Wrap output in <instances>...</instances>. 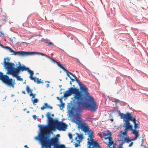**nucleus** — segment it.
<instances>
[{
  "label": "nucleus",
  "instance_id": "37998d69",
  "mask_svg": "<svg viewBox=\"0 0 148 148\" xmlns=\"http://www.w3.org/2000/svg\"><path fill=\"white\" fill-rule=\"evenodd\" d=\"M70 84H72V83H71V81H70Z\"/></svg>",
  "mask_w": 148,
  "mask_h": 148
},
{
  "label": "nucleus",
  "instance_id": "de8ad7c7",
  "mask_svg": "<svg viewBox=\"0 0 148 148\" xmlns=\"http://www.w3.org/2000/svg\"><path fill=\"white\" fill-rule=\"evenodd\" d=\"M61 86H60L59 87H60Z\"/></svg>",
  "mask_w": 148,
  "mask_h": 148
},
{
  "label": "nucleus",
  "instance_id": "2f4dec72",
  "mask_svg": "<svg viewBox=\"0 0 148 148\" xmlns=\"http://www.w3.org/2000/svg\"><path fill=\"white\" fill-rule=\"evenodd\" d=\"M133 142H131L129 145V147H131L133 145Z\"/></svg>",
  "mask_w": 148,
  "mask_h": 148
},
{
  "label": "nucleus",
  "instance_id": "4468645a",
  "mask_svg": "<svg viewBox=\"0 0 148 148\" xmlns=\"http://www.w3.org/2000/svg\"><path fill=\"white\" fill-rule=\"evenodd\" d=\"M126 136V135L123 134V135H122V136H120L119 133L118 135V136L119 137V140L121 141L122 144L125 143V142L128 143L130 142H131L132 140L130 139L129 138L124 137V136Z\"/></svg>",
  "mask_w": 148,
  "mask_h": 148
},
{
  "label": "nucleus",
  "instance_id": "4be33fe9",
  "mask_svg": "<svg viewBox=\"0 0 148 148\" xmlns=\"http://www.w3.org/2000/svg\"><path fill=\"white\" fill-rule=\"evenodd\" d=\"M31 80H34V82L37 83L38 84L42 83V82L40 81L41 79H40L39 80L38 78L36 77H34L33 78V79H32Z\"/></svg>",
  "mask_w": 148,
  "mask_h": 148
},
{
  "label": "nucleus",
  "instance_id": "a18cd8bd",
  "mask_svg": "<svg viewBox=\"0 0 148 148\" xmlns=\"http://www.w3.org/2000/svg\"><path fill=\"white\" fill-rule=\"evenodd\" d=\"M145 148H147L146 146H145Z\"/></svg>",
  "mask_w": 148,
  "mask_h": 148
},
{
  "label": "nucleus",
  "instance_id": "c03bdc74",
  "mask_svg": "<svg viewBox=\"0 0 148 148\" xmlns=\"http://www.w3.org/2000/svg\"><path fill=\"white\" fill-rule=\"evenodd\" d=\"M26 108H25V109H24V111H25V110H26Z\"/></svg>",
  "mask_w": 148,
  "mask_h": 148
},
{
  "label": "nucleus",
  "instance_id": "f8f14e48",
  "mask_svg": "<svg viewBox=\"0 0 148 148\" xmlns=\"http://www.w3.org/2000/svg\"><path fill=\"white\" fill-rule=\"evenodd\" d=\"M77 136L75 138V140L76 141V143L75 144V147H77L78 146H80V143L81 142L83 138V135L82 134H79L76 133H75Z\"/></svg>",
  "mask_w": 148,
  "mask_h": 148
},
{
  "label": "nucleus",
  "instance_id": "5701e85b",
  "mask_svg": "<svg viewBox=\"0 0 148 148\" xmlns=\"http://www.w3.org/2000/svg\"><path fill=\"white\" fill-rule=\"evenodd\" d=\"M92 148H101L99 144L96 141H94Z\"/></svg>",
  "mask_w": 148,
  "mask_h": 148
},
{
  "label": "nucleus",
  "instance_id": "79ce46f5",
  "mask_svg": "<svg viewBox=\"0 0 148 148\" xmlns=\"http://www.w3.org/2000/svg\"><path fill=\"white\" fill-rule=\"evenodd\" d=\"M54 114H53L51 115V116H54Z\"/></svg>",
  "mask_w": 148,
  "mask_h": 148
},
{
  "label": "nucleus",
  "instance_id": "c756f323",
  "mask_svg": "<svg viewBox=\"0 0 148 148\" xmlns=\"http://www.w3.org/2000/svg\"><path fill=\"white\" fill-rule=\"evenodd\" d=\"M114 101L115 102H116V103H119V101L118 99H114Z\"/></svg>",
  "mask_w": 148,
  "mask_h": 148
},
{
  "label": "nucleus",
  "instance_id": "09e8293b",
  "mask_svg": "<svg viewBox=\"0 0 148 148\" xmlns=\"http://www.w3.org/2000/svg\"><path fill=\"white\" fill-rule=\"evenodd\" d=\"M60 90H62V89H61Z\"/></svg>",
  "mask_w": 148,
  "mask_h": 148
},
{
  "label": "nucleus",
  "instance_id": "8fccbe9b",
  "mask_svg": "<svg viewBox=\"0 0 148 148\" xmlns=\"http://www.w3.org/2000/svg\"><path fill=\"white\" fill-rule=\"evenodd\" d=\"M23 43H25V42H23Z\"/></svg>",
  "mask_w": 148,
  "mask_h": 148
},
{
  "label": "nucleus",
  "instance_id": "bb28decb",
  "mask_svg": "<svg viewBox=\"0 0 148 148\" xmlns=\"http://www.w3.org/2000/svg\"><path fill=\"white\" fill-rule=\"evenodd\" d=\"M47 44L48 45H49V46L52 45L53 46H55V45H54V44H53V43H52V42H50L49 40V42H48Z\"/></svg>",
  "mask_w": 148,
  "mask_h": 148
},
{
  "label": "nucleus",
  "instance_id": "72a5a7b5",
  "mask_svg": "<svg viewBox=\"0 0 148 148\" xmlns=\"http://www.w3.org/2000/svg\"><path fill=\"white\" fill-rule=\"evenodd\" d=\"M0 33L3 36H4V34L3 33V32H0Z\"/></svg>",
  "mask_w": 148,
  "mask_h": 148
},
{
  "label": "nucleus",
  "instance_id": "b1692460",
  "mask_svg": "<svg viewBox=\"0 0 148 148\" xmlns=\"http://www.w3.org/2000/svg\"><path fill=\"white\" fill-rule=\"evenodd\" d=\"M75 81L78 84V85L81 84L82 83L79 81V79L75 75Z\"/></svg>",
  "mask_w": 148,
  "mask_h": 148
},
{
  "label": "nucleus",
  "instance_id": "ea45409f",
  "mask_svg": "<svg viewBox=\"0 0 148 148\" xmlns=\"http://www.w3.org/2000/svg\"><path fill=\"white\" fill-rule=\"evenodd\" d=\"M110 120L111 121H113V119H110Z\"/></svg>",
  "mask_w": 148,
  "mask_h": 148
},
{
  "label": "nucleus",
  "instance_id": "473e14b6",
  "mask_svg": "<svg viewBox=\"0 0 148 148\" xmlns=\"http://www.w3.org/2000/svg\"><path fill=\"white\" fill-rule=\"evenodd\" d=\"M49 40H44V42L46 43L47 44L48 42H49Z\"/></svg>",
  "mask_w": 148,
  "mask_h": 148
},
{
  "label": "nucleus",
  "instance_id": "aec40b11",
  "mask_svg": "<svg viewBox=\"0 0 148 148\" xmlns=\"http://www.w3.org/2000/svg\"><path fill=\"white\" fill-rule=\"evenodd\" d=\"M88 145H89L88 147V148H90L91 147V146H93L94 141H92V140H90L89 138H88Z\"/></svg>",
  "mask_w": 148,
  "mask_h": 148
},
{
  "label": "nucleus",
  "instance_id": "49530a36",
  "mask_svg": "<svg viewBox=\"0 0 148 148\" xmlns=\"http://www.w3.org/2000/svg\"><path fill=\"white\" fill-rule=\"evenodd\" d=\"M62 94V92H61L60 93V94Z\"/></svg>",
  "mask_w": 148,
  "mask_h": 148
},
{
  "label": "nucleus",
  "instance_id": "393cba45",
  "mask_svg": "<svg viewBox=\"0 0 148 148\" xmlns=\"http://www.w3.org/2000/svg\"><path fill=\"white\" fill-rule=\"evenodd\" d=\"M2 19L3 20V21H6L7 20V18L8 17L7 16L6 14H4L2 16Z\"/></svg>",
  "mask_w": 148,
  "mask_h": 148
},
{
  "label": "nucleus",
  "instance_id": "f257e3e1",
  "mask_svg": "<svg viewBox=\"0 0 148 148\" xmlns=\"http://www.w3.org/2000/svg\"><path fill=\"white\" fill-rule=\"evenodd\" d=\"M80 90L84 93L86 101L88 102L84 101L83 95L79 89L75 88V108H83L88 109L89 108L92 111H95L97 109L98 106L93 97L88 92V89L85 85L81 84L79 85Z\"/></svg>",
  "mask_w": 148,
  "mask_h": 148
},
{
  "label": "nucleus",
  "instance_id": "dca6fc26",
  "mask_svg": "<svg viewBox=\"0 0 148 148\" xmlns=\"http://www.w3.org/2000/svg\"><path fill=\"white\" fill-rule=\"evenodd\" d=\"M26 89L27 93L29 95L30 97H32V99L33 98H35L36 95V94H33L32 93L33 90L30 89L29 86L27 85L26 86Z\"/></svg>",
  "mask_w": 148,
  "mask_h": 148
},
{
  "label": "nucleus",
  "instance_id": "1a4fd4ad",
  "mask_svg": "<svg viewBox=\"0 0 148 148\" xmlns=\"http://www.w3.org/2000/svg\"><path fill=\"white\" fill-rule=\"evenodd\" d=\"M73 94H74V88H70L68 90L66 91L64 95L63 96L60 98L58 97H56L57 99L59 100L61 104L59 105L60 110H62L64 107V104L63 103L62 99L64 97H67L68 96L71 95Z\"/></svg>",
  "mask_w": 148,
  "mask_h": 148
},
{
  "label": "nucleus",
  "instance_id": "4c0bfd02",
  "mask_svg": "<svg viewBox=\"0 0 148 148\" xmlns=\"http://www.w3.org/2000/svg\"><path fill=\"white\" fill-rule=\"evenodd\" d=\"M24 147H27V148H29V147H28L26 145H25Z\"/></svg>",
  "mask_w": 148,
  "mask_h": 148
},
{
  "label": "nucleus",
  "instance_id": "c9c22d12",
  "mask_svg": "<svg viewBox=\"0 0 148 148\" xmlns=\"http://www.w3.org/2000/svg\"><path fill=\"white\" fill-rule=\"evenodd\" d=\"M22 93L24 94H26L25 91H22Z\"/></svg>",
  "mask_w": 148,
  "mask_h": 148
},
{
  "label": "nucleus",
  "instance_id": "9d476101",
  "mask_svg": "<svg viewBox=\"0 0 148 148\" xmlns=\"http://www.w3.org/2000/svg\"><path fill=\"white\" fill-rule=\"evenodd\" d=\"M67 113L69 119L74 122V100L71 101L67 105Z\"/></svg>",
  "mask_w": 148,
  "mask_h": 148
},
{
  "label": "nucleus",
  "instance_id": "a878e982",
  "mask_svg": "<svg viewBox=\"0 0 148 148\" xmlns=\"http://www.w3.org/2000/svg\"><path fill=\"white\" fill-rule=\"evenodd\" d=\"M38 101L37 99H35L33 101V103L34 105H36V104L35 103H37L38 102Z\"/></svg>",
  "mask_w": 148,
  "mask_h": 148
},
{
  "label": "nucleus",
  "instance_id": "a19ab883",
  "mask_svg": "<svg viewBox=\"0 0 148 148\" xmlns=\"http://www.w3.org/2000/svg\"><path fill=\"white\" fill-rule=\"evenodd\" d=\"M29 112V111H27V113H28Z\"/></svg>",
  "mask_w": 148,
  "mask_h": 148
},
{
  "label": "nucleus",
  "instance_id": "39448f33",
  "mask_svg": "<svg viewBox=\"0 0 148 148\" xmlns=\"http://www.w3.org/2000/svg\"><path fill=\"white\" fill-rule=\"evenodd\" d=\"M40 141L42 148H58L59 145L57 144V138L48 139L46 136V134L41 133L40 136Z\"/></svg>",
  "mask_w": 148,
  "mask_h": 148
},
{
  "label": "nucleus",
  "instance_id": "20e7f679",
  "mask_svg": "<svg viewBox=\"0 0 148 148\" xmlns=\"http://www.w3.org/2000/svg\"><path fill=\"white\" fill-rule=\"evenodd\" d=\"M5 48L9 50V51L12 53L11 54L12 55H19L21 56H25L27 55H29L30 53H32L34 54H40L42 56H45L47 58L50 59L54 63H56L60 67L61 69H62L65 71H66V73L67 74V75L70 78V72L68 71L66 69L64 68L62 65L60 64V62H58L56 60H54L53 58H50V57L46 55L45 54H44L42 53H38L36 52H26L24 51H15L13 50L10 47L7 46L5 47Z\"/></svg>",
  "mask_w": 148,
  "mask_h": 148
},
{
  "label": "nucleus",
  "instance_id": "423d86ee",
  "mask_svg": "<svg viewBox=\"0 0 148 148\" xmlns=\"http://www.w3.org/2000/svg\"><path fill=\"white\" fill-rule=\"evenodd\" d=\"M119 115L121 118L123 120L124 122L123 126L125 128L124 132H123L122 131L120 132L119 136H122L123 134L127 135L128 130H131L133 128L130 122V121H132V116L131 113H127L125 114L120 113Z\"/></svg>",
  "mask_w": 148,
  "mask_h": 148
},
{
  "label": "nucleus",
  "instance_id": "cd10ccee",
  "mask_svg": "<svg viewBox=\"0 0 148 148\" xmlns=\"http://www.w3.org/2000/svg\"><path fill=\"white\" fill-rule=\"evenodd\" d=\"M69 138L70 139H72L71 142H73V139H72V136L71 134H69Z\"/></svg>",
  "mask_w": 148,
  "mask_h": 148
},
{
  "label": "nucleus",
  "instance_id": "58836bf2",
  "mask_svg": "<svg viewBox=\"0 0 148 148\" xmlns=\"http://www.w3.org/2000/svg\"><path fill=\"white\" fill-rule=\"evenodd\" d=\"M113 148H116L114 146H113ZM121 148V147H119V148Z\"/></svg>",
  "mask_w": 148,
  "mask_h": 148
},
{
  "label": "nucleus",
  "instance_id": "7c9ffc66",
  "mask_svg": "<svg viewBox=\"0 0 148 148\" xmlns=\"http://www.w3.org/2000/svg\"><path fill=\"white\" fill-rule=\"evenodd\" d=\"M98 135L101 138H103V134H98Z\"/></svg>",
  "mask_w": 148,
  "mask_h": 148
},
{
  "label": "nucleus",
  "instance_id": "6ab92c4d",
  "mask_svg": "<svg viewBox=\"0 0 148 148\" xmlns=\"http://www.w3.org/2000/svg\"><path fill=\"white\" fill-rule=\"evenodd\" d=\"M46 108L52 110L53 109V107L51 106L48 105L47 103H46L44 104V106H43L41 108V110H44Z\"/></svg>",
  "mask_w": 148,
  "mask_h": 148
},
{
  "label": "nucleus",
  "instance_id": "e433bc0d",
  "mask_svg": "<svg viewBox=\"0 0 148 148\" xmlns=\"http://www.w3.org/2000/svg\"><path fill=\"white\" fill-rule=\"evenodd\" d=\"M46 87L47 88H48L49 87V84H47L46 85Z\"/></svg>",
  "mask_w": 148,
  "mask_h": 148
},
{
  "label": "nucleus",
  "instance_id": "2eb2a0df",
  "mask_svg": "<svg viewBox=\"0 0 148 148\" xmlns=\"http://www.w3.org/2000/svg\"><path fill=\"white\" fill-rule=\"evenodd\" d=\"M20 66L21 67V71H27L30 74L29 78L31 80L32 79H33V78L34 77H33V75L34 74V71L30 70L29 68L26 67L25 66H21L20 65Z\"/></svg>",
  "mask_w": 148,
  "mask_h": 148
},
{
  "label": "nucleus",
  "instance_id": "c85d7f7f",
  "mask_svg": "<svg viewBox=\"0 0 148 148\" xmlns=\"http://www.w3.org/2000/svg\"><path fill=\"white\" fill-rule=\"evenodd\" d=\"M32 117L34 120H36L37 118V116L35 115H33Z\"/></svg>",
  "mask_w": 148,
  "mask_h": 148
},
{
  "label": "nucleus",
  "instance_id": "ddd939ff",
  "mask_svg": "<svg viewBox=\"0 0 148 148\" xmlns=\"http://www.w3.org/2000/svg\"><path fill=\"white\" fill-rule=\"evenodd\" d=\"M6 60H7V61L8 62L10 60V58L8 57L5 58L4 59V61H3V63H2V64H3L4 67L5 69H6L7 70L8 72L9 69H10V66L11 64H13L14 66H13V67L14 68H15L14 66H15V65L14 63L7 62L6 61Z\"/></svg>",
  "mask_w": 148,
  "mask_h": 148
},
{
  "label": "nucleus",
  "instance_id": "603ef678",
  "mask_svg": "<svg viewBox=\"0 0 148 148\" xmlns=\"http://www.w3.org/2000/svg\"><path fill=\"white\" fill-rule=\"evenodd\" d=\"M24 83L25 84V82H24Z\"/></svg>",
  "mask_w": 148,
  "mask_h": 148
},
{
  "label": "nucleus",
  "instance_id": "f704fd0d",
  "mask_svg": "<svg viewBox=\"0 0 148 148\" xmlns=\"http://www.w3.org/2000/svg\"><path fill=\"white\" fill-rule=\"evenodd\" d=\"M75 61L77 62L78 63H80L78 59H76Z\"/></svg>",
  "mask_w": 148,
  "mask_h": 148
},
{
  "label": "nucleus",
  "instance_id": "412c9836",
  "mask_svg": "<svg viewBox=\"0 0 148 148\" xmlns=\"http://www.w3.org/2000/svg\"><path fill=\"white\" fill-rule=\"evenodd\" d=\"M86 134L88 135V137L90 138L89 139L90 140H92L93 138V133L91 131V130H90V132H87Z\"/></svg>",
  "mask_w": 148,
  "mask_h": 148
},
{
  "label": "nucleus",
  "instance_id": "a211bd4d",
  "mask_svg": "<svg viewBox=\"0 0 148 148\" xmlns=\"http://www.w3.org/2000/svg\"><path fill=\"white\" fill-rule=\"evenodd\" d=\"M132 133L134 134L135 136V138H134V140H135L137 139L139 136V132L138 131L136 130H133L132 129Z\"/></svg>",
  "mask_w": 148,
  "mask_h": 148
},
{
  "label": "nucleus",
  "instance_id": "6e6552de",
  "mask_svg": "<svg viewBox=\"0 0 148 148\" xmlns=\"http://www.w3.org/2000/svg\"><path fill=\"white\" fill-rule=\"evenodd\" d=\"M0 79L8 86L14 88L15 84V80L10 78L7 75H3V73L0 71Z\"/></svg>",
  "mask_w": 148,
  "mask_h": 148
},
{
  "label": "nucleus",
  "instance_id": "9b49d317",
  "mask_svg": "<svg viewBox=\"0 0 148 148\" xmlns=\"http://www.w3.org/2000/svg\"><path fill=\"white\" fill-rule=\"evenodd\" d=\"M103 136L105 139L109 140V141L108 145L109 147H110V146L113 144L114 142L112 140L111 133L109 131H105L103 133Z\"/></svg>",
  "mask_w": 148,
  "mask_h": 148
},
{
  "label": "nucleus",
  "instance_id": "0eeeda50",
  "mask_svg": "<svg viewBox=\"0 0 148 148\" xmlns=\"http://www.w3.org/2000/svg\"><path fill=\"white\" fill-rule=\"evenodd\" d=\"M13 64H11L10 66V69H9L8 72L7 73V74H10L12 75V76L15 77L17 80L21 81H23V79L21 77V76H18L20 71H21V67L20 65L18 66L16 68H14Z\"/></svg>",
  "mask_w": 148,
  "mask_h": 148
},
{
  "label": "nucleus",
  "instance_id": "3c124183",
  "mask_svg": "<svg viewBox=\"0 0 148 148\" xmlns=\"http://www.w3.org/2000/svg\"><path fill=\"white\" fill-rule=\"evenodd\" d=\"M24 83L25 84V82H24Z\"/></svg>",
  "mask_w": 148,
  "mask_h": 148
},
{
  "label": "nucleus",
  "instance_id": "f03ea898",
  "mask_svg": "<svg viewBox=\"0 0 148 148\" xmlns=\"http://www.w3.org/2000/svg\"><path fill=\"white\" fill-rule=\"evenodd\" d=\"M50 113L48 112L47 116L50 121H53L52 123H50L49 126H43L40 125V128L41 131L47 132H49L52 130H54L56 128L60 131H65L67 129V125L62 122L54 121L52 118L50 116Z\"/></svg>",
  "mask_w": 148,
  "mask_h": 148
},
{
  "label": "nucleus",
  "instance_id": "7ed1b4c3",
  "mask_svg": "<svg viewBox=\"0 0 148 148\" xmlns=\"http://www.w3.org/2000/svg\"><path fill=\"white\" fill-rule=\"evenodd\" d=\"M85 108H75V123L77 125L78 129H81L85 134L90 132L91 130L87 124L85 123L81 117L82 110Z\"/></svg>",
  "mask_w": 148,
  "mask_h": 148
},
{
  "label": "nucleus",
  "instance_id": "f3484780",
  "mask_svg": "<svg viewBox=\"0 0 148 148\" xmlns=\"http://www.w3.org/2000/svg\"><path fill=\"white\" fill-rule=\"evenodd\" d=\"M132 121L134 123V127L135 130L138 128L139 127V123L138 121H137L138 123H136V117L135 116H132Z\"/></svg>",
  "mask_w": 148,
  "mask_h": 148
}]
</instances>
